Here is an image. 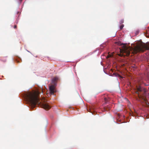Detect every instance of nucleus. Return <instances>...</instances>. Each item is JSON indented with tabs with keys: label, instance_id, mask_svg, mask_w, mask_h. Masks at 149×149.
Segmentation results:
<instances>
[{
	"label": "nucleus",
	"instance_id": "nucleus-1",
	"mask_svg": "<svg viewBox=\"0 0 149 149\" xmlns=\"http://www.w3.org/2000/svg\"><path fill=\"white\" fill-rule=\"evenodd\" d=\"M39 94V93L38 91L27 92L24 93V97L29 103L31 108H34L37 104L40 103Z\"/></svg>",
	"mask_w": 149,
	"mask_h": 149
},
{
	"label": "nucleus",
	"instance_id": "nucleus-2",
	"mask_svg": "<svg viewBox=\"0 0 149 149\" xmlns=\"http://www.w3.org/2000/svg\"><path fill=\"white\" fill-rule=\"evenodd\" d=\"M145 49L149 50V45H147L145 44H141L135 46L134 48L130 47H126L124 48L123 52L126 53L127 56H129L130 52L132 54H136L140 52H143Z\"/></svg>",
	"mask_w": 149,
	"mask_h": 149
},
{
	"label": "nucleus",
	"instance_id": "nucleus-3",
	"mask_svg": "<svg viewBox=\"0 0 149 149\" xmlns=\"http://www.w3.org/2000/svg\"><path fill=\"white\" fill-rule=\"evenodd\" d=\"M137 91H136V94L138 95V96L140 99L141 98L145 100V99L142 96L140 95V93L142 91V89L140 86H139V87H137Z\"/></svg>",
	"mask_w": 149,
	"mask_h": 149
},
{
	"label": "nucleus",
	"instance_id": "nucleus-4",
	"mask_svg": "<svg viewBox=\"0 0 149 149\" xmlns=\"http://www.w3.org/2000/svg\"><path fill=\"white\" fill-rule=\"evenodd\" d=\"M55 88V86L53 85H52L49 86V91L50 94H53L56 92Z\"/></svg>",
	"mask_w": 149,
	"mask_h": 149
},
{
	"label": "nucleus",
	"instance_id": "nucleus-5",
	"mask_svg": "<svg viewBox=\"0 0 149 149\" xmlns=\"http://www.w3.org/2000/svg\"><path fill=\"white\" fill-rule=\"evenodd\" d=\"M41 105L42 107L46 110H49L51 108L50 106L45 102L42 103Z\"/></svg>",
	"mask_w": 149,
	"mask_h": 149
},
{
	"label": "nucleus",
	"instance_id": "nucleus-6",
	"mask_svg": "<svg viewBox=\"0 0 149 149\" xmlns=\"http://www.w3.org/2000/svg\"><path fill=\"white\" fill-rule=\"evenodd\" d=\"M57 79H58L57 78H54L52 79V83L55 85L56 83V82L57 81Z\"/></svg>",
	"mask_w": 149,
	"mask_h": 149
},
{
	"label": "nucleus",
	"instance_id": "nucleus-7",
	"mask_svg": "<svg viewBox=\"0 0 149 149\" xmlns=\"http://www.w3.org/2000/svg\"><path fill=\"white\" fill-rule=\"evenodd\" d=\"M127 47V46H125L123 48V49L121 50H120V51H121V52L122 53H123V54H125V55H124V56H127V55H126V53H125L124 52H123V49H124L125 47Z\"/></svg>",
	"mask_w": 149,
	"mask_h": 149
},
{
	"label": "nucleus",
	"instance_id": "nucleus-8",
	"mask_svg": "<svg viewBox=\"0 0 149 149\" xmlns=\"http://www.w3.org/2000/svg\"><path fill=\"white\" fill-rule=\"evenodd\" d=\"M124 26V25L123 24H121L120 26V30H121L123 28V27Z\"/></svg>",
	"mask_w": 149,
	"mask_h": 149
},
{
	"label": "nucleus",
	"instance_id": "nucleus-9",
	"mask_svg": "<svg viewBox=\"0 0 149 149\" xmlns=\"http://www.w3.org/2000/svg\"><path fill=\"white\" fill-rule=\"evenodd\" d=\"M123 22H124V20H123V19H122V20H121L120 21V24H122V23H123Z\"/></svg>",
	"mask_w": 149,
	"mask_h": 149
},
{
	"label": "nucleus",
	"instance_id": "nucleus-10",
	"mask_svg": "<svg viewBox=\"0 0 149 149\" xmlns=\"http://www.w3.org/2000/svg\"><path fill=\"white\" fill-rule=\"evenodd\" d=\"M115 74L116 76H118L120 77H122L120 76L119 74Z\"/></svg>",
	"mask_w": 149,
	"mask_h": 149
},
{
	"label": "nucleus",
	"instance_id": "nucleus-11",
	"mask_svg": "<svg viewBox=\"0 0 149 149\" xmlns=\"http://www.w3.org/2000/svg\"><path fill=\"white\" fill-rule=\"evenodd\" d=\"M111 57V55H109L107 56V58H109Z\"/></svg>",
	"mask_w": 149,
	"mask_h": 149
},
{
	"label": "nucleus",
	"instance_id": "nucleus-12",
	"mask_svg": "<svg viewBox=\"0 0 149 149\" xmlns=\"http://www.w3.org/2000/svg\"><path fill=\"white\" fill-rule=\"evenodd\" d=\"M17 27V25H15L14 26V29H16Z\"/></svg>",
	"mask_w": 149,
	"mask_h": 149
},
{
	"label": "nucleus",
	"instance_id": "nucleus-13",
	"mask_svg": "<svg viewBox=\"0 0 149 149\" xmlns=\"http://www.w3.org/2000/svg\"><path fill=\"white\" fill-rule=\"evenodd\" d=\"M104 99L106 102L108 101L107 99L106 98H105Z\"/></svg>",
	"mask_w": 149,
	"mask_h": 149
},
{
	"label": "nucleus",
	"instance_id": "nucleus-14",
	"mask_svg": "<svg viewBox=\"0 0 149 149\" xmlns=\"http://www.w3.org/2000/svg\"><path fill=\"white\" fill-rule=\"evenodd\" d=\"M19 0V1H20L21 2V1H22V0Z\"/></svg>",
	"mask_w": 149,
	"mask_h": 149
},
{
	"label": "nucleus",
	"instance_id": "nucleus-15",
	"mask_svg": "<svg viewBox=\"0 0 149 149\" xmlns=\"http://www.w3.org/2000/svg\"><path fill=\"white\" fill-rule=\"evenodd\" d=\"M6 61V60H5L4 61H3L4 62H5Z\"/></svg>",
	"mask_w": 149,
	"mask_h": 149
},
{
	"label": "nucleus",
	"instance_id": "nucleus-16",
	"mask_svg": "<svg viewBox=\"0 0 149 149\" xmlns=\"http://www.w3.org/2000/svg\"><path fill=\"white\" fill-rule=\"evenodd\" d=\"M17 62H18V63H19V62L17 61Z\"/></svg>",
	"mask_w": 149,
	"mask_h": 149
}]
</instances>
